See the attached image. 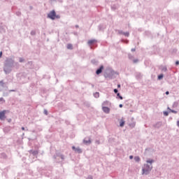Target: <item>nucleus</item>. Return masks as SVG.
<instances>
[{"label":"nucleus","mask_w":179,"mask_h":179,"mask_svg":"<svg viewBox=\"0 0 179 179\" xmlns=\"http://www.w3.org/2000/svg\"><path fill=\"white\" fill-rule=\"evenodd\" d=\"M19 62H15V57H6L4 61L3 71L6 75H9L13 68L19 69Z\"/></svg>","instance_id":"1"},{"label":"nucleus","mask_w":179,"mask_h":179,"mask_svg":"<svg viewBox=\"0 0 179 179\" xmlns=\"http://www.w3.org/2000/svg\"><path fill=\"white\" fill-rule=\"evenodd\" d=\"M146 163H148V164H144V166L142 169V174H145V176H148V174H150V171H152V169H153L152 164L155 163V159H148L146 161Z\"/></svg>","instance_id":"2"},{"label":"nucleus","mask_w":179,"mask_h":179,"mask_svg":"<svg viewBox=\"0 0 179 179\" xmlns=\"http://www.w3.org/2000/svg\"><path fill=\"white\" fill-rule=\"evenodd\" d=\"M115 75H118V73L115 72L114 70H108L103 74V76L106 79H114Z\"/></svg>","instance_id":"3"},{"label":"nucleus","mask_w":179,"mask_h":179,"mask_svg":"<svg viewBox=\"0 0 179 179\" xmlns=\"http://www.w3.org/2000/svg\"><path fill=\"white\" fill-rule=\"evenodd\" d=\"M55 11L52 10L48 14V19H51V20H55Z\"/></svg>","instance_id":"4"},{"label":"nucleus","mask_w":179,"mask_h":179,"mask_svg":"<svg viewBox=\"0 0 179 179\" xmlns=\"http://www.w3.org/2000/svg\"><path fill=\"white\" fill-rule=\"evenodd\" d=\"M83 143H85V145H90V143H92V140L89 137L85 138L83 140Z\"/></svg>","instance_id":"5"},{"label":"nucleus","mask_w":179,"mask_h":179,"mask_svg":"<svg viewBox=\"0 0 179 179\" xmlns=\"http://www.w3.org/2000/svg\"><path fill=\"white\" fill-rule=\"evenodd\" d=\"M103 69H104V66L101 65L99 69H96V73L97 75H100L103 72Z\"/></svg>","instance_id":"6"},{"label":"nucleus","mask_w":179,"mask_h":179,"mask_svg":"<svg viewBox=\"0 0 179 179\" xmlns=\"http://www.w3.org/2000/svg\"><path fill=\"white\" fill-rule=\"evenodd\" d=\"M72 149L74 150V152H76V153H82V149H80L79 147L76 148L75 146H73Z\"/></svg>","instance_id":"7"},{"label":"nucleus","mask_w":179,"mask_h":179,"mask_svg":"<svg viewBox=\"0 0 179 179\" xmlns=\"http://www.w3.org/2000/svg\"><path fill=\"white\" fill-rule=\"evenodd\" d=\"M102 110L106 114H110V108L108 107L102 106Z\"/></svg>","instance_id":"8"},{"label":"nucleus","mask_w":179,"mask_h":179,"mask_svg":"<svg viewBox=\"0 0 179 179\" xmlns=\"http://www.w3.org/2000/svg\"><path fill=\"white\" fill-rule=\"evenodd\" d=\"M6 113V110H3L0 112V120H5V114Z\"/></svg>","instance_id":"9"},{"label":"nucleus","mask_w":179,"mask_h":179,"mask_svg":"<svg viewBox=\"0 0 179 179\" xmlns=\"http://www.w3.org/2000/svg\"><path fill=\"white\" fill-rule=\"evenodd\" d=\"M0 86L1 87H5V83H3V80L0 81ZM0 92H2V88L0 87Z\"/></svg>","instance_id":"10"},{"label":"nucleus","mask_w":179,"mask_h":179,"mask_svg":"<svg viewBox=\"0 0 179 179\" xmlns=\"http://www.w3.org/2000/svg\"><path fill=\"white\" fill-rule=\"evenodd\" d=\"M155 128H160V127H162V122H157L155 125H154Z\"/></svg>","instance_id":"11"},{"label":"nucleus","mask_w":179,"mask_h":179,"mask_svg":"<svg viewBox=\"0 0 179 179\" xmlns=\"http://www.w3.org/2000/svg\"><path fill=\"white\" fill-rule=\"evenodd\" d=\"M30 153H31V155H33V156H37V155H38V151L37 150H31Z\"/></svg>","instance_id":"12"},{"label":"nucleus","mask_w":179,"mask_h":179,"mask_svg":"<svg viewBox=\"0 0 179 179\" xmlns=\"http://www.w3.org/2000/svg\"><path fill=\"white\" fill-rule=\"evenodd\" d=\"M67 50H73V45L71 43L67 44L66 46Z\"/></svg>","instance_id":"13"},{"label":"nucleus","mask_w":179,"mask_h":179,"mask_svg":"<svg viewBox=\"0 0 179 179\" xmlns=\"http://www.w3.org/2000/svg\"><path fill=\"white\" fill-rule=\"evenodd\" d=\"M124 125H125V121L123 120V119H121L120 121V127H124Z\"/></svg>","instance_id":"14"},{"label":"nucleus","mask_w":179,"mask_h":179,"mask_svg":"<svg viewBox=\"0 0 179 179\" xmlns=\"http://www.w3.org/2000/svg\"><path fill=\"white\" fill-rule=\"evenodd\" d=\"M96 41H96V39L90 40L88 41V45H92V44H94V43H96Z\"/></svg>","instance_id":"15"},{"label":"nucleus","mask_w":179,"mask_h":179,"mask_svg":"<svg viewBox=\"0 0 179 179\" xmlns=\"http://www.w3.org/2000/svg\"><path fill=\"white\" fill-rule=\"evenodd\" d=\"M160 69L162 72H167V67L166 66H161Z\"/></svg>","instance_id":"16"},{"label":"nucleus","mask_w":179,"mask_h":179,"mask_svg":"<svg viewBox=\"0 0 179 179\" xmlns=\"http://www.w3.org/2000/svg\"><path fill=\"white\" fill-rule=\"evenodd\" d=\"M134 160L137 163H139V162H141V157H139L138 156H136V157H134Z\"/></svg>","instance_id":"17"},{"label":"nucleus","mask_w":179,"mask_h":179,"mask_svg":"<svg viewBox=\"0 0 179 179\" xmlns=\"http://www.w3.org/2000/svg\"><path fill=\"white\" fill-rule=\"evenodd\" d=\"M94 96L95 99H99V97H100V94L99 92H95L94 93Z\"/></svg>","instance_id":"18"},{"label":"nucleus","mask_w":179,"mask_h":179,"mask_svg":"<svg viewBox=\"0 0 179 179\" xmlns=\"http://www.w3.org/2000/svg\"><path fill=\"white\" fill-rule=\"evenodd\" d=\"M136 78L137 79H141L142 78V74H141V73H137L136 76Z\"/></svg>","instance_id":"19"},{"label":"nucleus","mask_w":179,"mask_h":179,"mask_svg":"<svg viewBox=\"0 0 179 179\" xmlns=\"http://www.w3.org/2000/svg\"><path fill=\"white\" fill-rule=\"evenodd\" d=\"M116 99H120V100H122L124 98L120 93L117 92Z\"/></svg>","instance_id":"20"},{"label":"nucleus","mask_w":179,"mask_h":179,"mask_svg":"<svg viewBox=\"0 0 179 179\" xmlns=\"http://www.w3.org/2000/svg\"><path fill=\"white\" fill-rule=\"evenodd\" d=\"M110 103V102L108 101H105L103 103H102V107H104V106H108V104Z\"/></svg>","instance_id":"21"},{"label":"nucleus","mask_w":179,"mask_h":179,"mask_svg":"<svg viewBox=\"0 0 179 179\" xmlns=\"http://www.w3.org/2000/svg\"><path fill=\"white\" fill-rule=\"evenodd\" d=\"M57 156L60 157V159H62V160H64V159H65V157L63 155L57 154Z\"/></svg>","instance_id":"22"},{"label":"nucleus","mask_w":179,"mask_h":179,"mask_svg":"<svg viewBox=\"0 0 179 179\" xmlns=\"http://www.w3.org/2000/svg\"><path fill=\"white\" fill-rule=\"evenodd\" d=\"M168 110H169V111L171 113H173V114H177V110H172L170 108L168 107Z\"/></svg>","instance_id":"23"},{"label":"nucleus","mask_w":179,"mask_h":179,"mask_svg":"<svg viewBox=\"0 0 179 179\" xmlns=\"http://www.w3.org/2000/svg\"><path fill=\"white\" fill-rule=\"evenodd\" d=\"M164 75L160 74L158 76V80H162V78H164Z\"/></svg>","instance_id":"24"},{"label":"nucleus","mask_w":179,"mask_h":179,"mask_svg":"<svg viewBox=\"0 0 179 179\" xmlns=\"http://www.w3.org/2000/svg\"><path fill=\"white\" fill-rule=\"evenodd\" d=\"M55 19H61V15H57V13H56L55 16Z\"/></svg>","instance_id":"25"},{"label":"nucleus","mask_w":179,"mask_h":179,"mask_svg":"<svg viewBox=\"0 0 179 179\" xmlns=\"http://www.w3.org/2000/svg\"><path fill=\"white\" fill-rule=\"evenodd\" d=\"M128 57L129 59H134V55H132L131 53H129Z\"/></svg>","instance_id":"26"},{"label":"nucleus","mask_w":179,"mask_h":179,"mask_svg":"<svg viewBox=\"0 0 179 179\" xmlns=\"http://www.w3.org/2000/svg\"><path fill=\"white\" fill-rule=\"evenodd\" d=\"M123 35L125 36V37H129V32H124Z\"/></svg>","instance_id":"27"},{"label":"nucleus","mask_w":179,"mask_h":179,"mask_svg":"<svg viewBox=\"0 0 179 179\" xmlns=\"http://www.w3.org/2000/svg\"><path fill=\"white\" fill-rule=\"evenodd\" d=\"M92 64H93L94 65H96V64H97V62L96 61V59H92L91 61Z\"/></svg>","instance_id":"28"},{"label":"nucleus","mask_w":179,"mask_h":179,"mask_svg":"<svg viewBox=\"0 0 179 179\" xmlns=\"http://www.w3.org/2000/svg\"><path fill=\"white\" fill-rule=\"evenodd\" d=\"M19 62H24V59H23V57L19 58Z\"/></svg>","instance_id":"29"},{"label":"nucleus","mask_w":179,"mask_h":179,"mask_svg":"<svg viewBox=\"0 0 179 179\" xmlns=\"http://www.w3.org/2000/svg\"><path fill=\"white\" fill-rule=\"evenodd\" d=\"M31 36H36V31H31Z\"/></svg>","instance_id":"30"},{"label":"nucleus","mask_w":179,"mask_h":179,"mask_svg":"<svg viewBox=\"0 0 179 179\" xmlns=\"http://www.w3.org/2000/svg\"><path fill=\"white\" fill-rule=\"evenodd\" d=\"M164 115H165L166 117H167V115H169V112H167V111H164Z\"/></svg>","instance_id":"31"},{"label":"nucleus","mask_w":179,"mask_h":179,"mask_svg":"<svg viewBox=\"0 0 179 179\" xmlns=\"http://www.w3.org/2000/svg\"><path fill=\"white\" fill-rule=\"evenodd\" d=\"M16 15H17V16H20V15H22V13H20V11H17L16 13Z\"/></svg>","instance_id":"32"},{"label":"nucleus","mask_w":179,"mask_h":179,"mask_svg":"<svg viewBox=\"0 0 179 179\" xmlns=\"http://www.w3.org/2000/svg\"><path fill=\"white\" fill-rule=\"evenodd\" d=\"M114 93H115L116 94H118V90L117 89H114L113 90Z\"/></svg>","instance_id":"33"},{"label":"nucleus","mask_w":179,"mask_h":179,"mask_svg":"<svg viewBox=\"0 0 179 179\" xmlns=\"http://www.w3.org/2000/svg\"><path fill=\"white\" fill-rule=\"evenodd\" d=\"M139 60L138 59H134L133 62L134 64H136V62H138Z\"/></svg>","instance_id":"34"},{"label":"nucleus","mask_w":179,"mask_h":179,"mask_svg":"<svg viewBox=\"0 0 179 179\" xmlns=\"http://www.w3.org/2000/svg\"><path fill=\"white\" fill-rule=\"evenodd\" d=\"M130 127H131V128H134L135 127V123L130 124Z\"/></svg>","instance_id":"35"},{"label":"nucleus","mask_w":179,"mask_h":179,"mask_svg":"<svg viewBox=\"0 0 179 179\" xmlns=\"http://www.w3.org/2000/svg\"><path fill=\"white\" fill-rule=\"evenodd\" d=\"M44 114L45 115H48V111H47V110H44Z\"/></svg>","instance_id":"36"},{"label":"nucleus","mask_w":179,"mask_h":179,"mask_svg":"<svg viewBox=\"0 0 179 179\" xmlns=\"http://www.w3.org/2000/svg\"><path fill=\"white\" fill-rule=\"evenodd\" d=\"M119 34H124V31L119 30L118 31Z\"/></svg>","instance_id":"37"},{"label":"nucleus","mask_w":179,"mask_h":179,"mask_svg":"<svg viewBox=\"0 0 179 179\" xmlns=\"http://www.w3.org/2000/svg\"><path fill=\"white\" fill-rule=\"evenodd\" d=\"M28 65H33V62H28Z\"/></svg>","instance_id":"38"},{"label":"nucleus","mask_w":179,"mask_h":179,"mask_svg":"<svg viewBox=\"0 0 179 179\" xmlns=\"http://www.w3.org/2000/svg\"><path fill=\"white\" fill-rule=\"evenodd\" d=\"M87 179H93V177L92 176H89Z\"/></svg>","instance_id":"39"},{"label":"nucleus","mask_w":179,"mask_h":179,"mask_svg":"<svg viewBox=\"0 0 179 179\" xmlns=\"http://www.w3.org/2000/svg\"><path fill=\"white\" fill-rule=\"evenodd\" d=\"M129 159H130V160H132V159H134V156L130 155V156H129Z\"/></svg>","instance_id":"40"},{"label":"nucleus","mask_w":179,"mask_h":179,"mask_svg":"<svg viewBox=\"0 0 179 179\" xmlns=\"http://www.w3.org/2000/svg\"><path fill=\"white\" fill-rule=\"evenodd\" d=\"M89 85H91L92 87H94V84L89 83Z\"/></svg>","instance_id":"41"},{"label":"nucleus","mask_w":179,"mask_h":179,"mask_svg":"<svg viewBox=\"0 0 179 179\" xmlns=\"http://www.w3.org/2000/svg\"><path fill=\"white\" fill-rule=\"evenodd\" d=\"M165 94H170V92H169V91H166V92H165Z\"/></svg>","instance_id":"42"},{"label":"nucleus","mask_w":179,"mask_h":179,"mask_svg":"<svg viewBox=\"0 0 179 179\" xmlns=\"http://www.w3.org/2000/svg\"><path fill=\"white\" fill-rule=\"evenodd\" d=\"M119 107H120V108H122L123 105H122V104H120V105H119Z\"/></svg>","instance_id":"43"},{"label":"nucleus","mask_w":179,"mask_h":179,"mask_svg":"<svg viewBox=\"0 0 179 179\" xmlns=\"http://www.w3.org/2000/svg\"><path fill=\"white\" fill-rule=\"evenodd\" d=\"M136 50V49H135V48H132V49H131L132 52H135Z\"/></svg>","instance_id":"44"},{"label":"nucleus","mask_w":179,"mask_h":179,"mask_svg":"<svg viewBox=\"0 0 179 179\" xmlns=\"http://www.w3.org/2000/svg\"><path fill=\"white\" fill-rule=\"evenodd\" d=\"M176 65H179V61L176 62Z\"/></svg>","instance_id":"45"},{"label":"nucleus","mask_w":179,"mask_h":179,"mask_svg":"<svg viewBox=\"0 0 179 179\" xmlns=\"http://www.w3.org/2000/svg\"><path fill=\"white\" fill-rule=\"evenodd\" d=\"M9 92H10H10H16V90H9Z\"/></svg>","instance_id":"46"},{"label":"nucleus","mask_w":179,"mask_h":179,"mask_svg":"<svg viewBox=\"0 0 179 179\" xmlns=\"http://www.w3.org/2000/svg\"><path fill=\"white\" fill-rule=\"evenodd\" d=\"M1 27V31H5V29H3V28L2 27Z\"/></svg>","instance_id":"47"},{"label":"nucleus","mask_w":179,"mask_h":179,"mask_svg":"<svg viewBox=\"0 0 179 179\" xmlns=\"http://www.w3.org/2000/svg\"><path fill=\"white\" fill-rule=\"evenodd\" d=\"M2 57V52H0V58Z\"/></svg>","instance_id":"48"},{"label":"nucleus","mask_w":179,"mask_h":179,"mask_svg":"<svg viewBox=\"0 0 179 179\" xmlns=\"http://www.w3.org/2000/svg\"><path fill=\"white\" fill-rule=\"evenodd\" d=\"M99 30H101V25L99 26Z\"/></svg>","instance_id":"49"},{"label":"nucleus","mask_w":179,"mask_h":179,"mask_svg":"<svg viewBox=\"0 0 179 179\" xmlns=\"http://www.w3.org/2000/svg\"><path fill=\"white\" fill-rule=\"evenodd\" d=\"M177 125L179 127V120L177 122Z\"/></svg>","instance_id":"50"},{"label":"nucleus","mask_w":179,"mask_h":179,"mask_svg":"<svg viewBox=\"0 0 179 179\" xmlns=\"http://www.w3.org/2000/svg\"><path fill=\"white\" fill-rule=\"evenodd\" d=\"M117 87H121V85L118 84Z\"/></svg>","instance_id":"51"},{"label":"nucleus","mask_w":179,"mask_h":179,"mask_svg":"<svg viewBox=\"0 0 179 179\" xmlns=\"http://www.w3.org/2000/svg\"><path fill=\"white\" fill-rule=\"evenodd\" d=\"M2 100H3V98H0V101H2Z\"/></svg>","instance_id":"52"},{"label":"nucleus","mask_w":179,"mask_h":179,"mask_svg":"<svg viewBox=\"0 0 179 179\" xmlns=\"http://www.w3.org/2000/svg\"><path fill=\"white\" fill-rule=\"evenodd\" d=\"M53 159H57V156L54 155Z\"/></svg>","instance_id":"53"},{"label":"nucleus","mask_w":179,"mask_h":179,"mask_svg":"<svg viewBox=\"0 0 179 179\" xmlns=\"http://www.w3.org/2000/svg\"><path fill=\"white\" fill-rule=\"evenodd\" d=\"M21 129H22V131H24V127H22Z\"/></svg>","instance_id":"54"},{"label":"nucleus","mask_w":179,"mask_h":179,"mask_svg":"<svg viewBox=\"0 0 179 179\" xmlns=\"http://www.w3.org/2000/svg\"><path fill=\"white\" fill-rule=\"evenodd\" d=\"M76 27H79V25H76Z\"/></svg>","instance_id":"55"},{"label":"nucleus","mask_w":179,"mask_h":179,"mask_svg":"<svg viewBox=\"0 0 179 179\" xmlns=\"http://www.w3.org/2000/svg\"><path fill=\"white\" fill-rule=\"evenodd\" d=\"M31 9H32L33 7L30 6Z\"/></svg>","instance_id":"56"},{"label":"nucleus","mask_w":179,"mask_h":179,"mask_svg":"<svg viewBox=\"0 0 179 179\" xmlns=\"http://www.w3.org/2000/svg\"><path fill=\"white\" fill-rule=\"evenodd\" d=\"M51 1H55V0H51Z\"/></svg>","instance_id":"57"}]
</instances>
